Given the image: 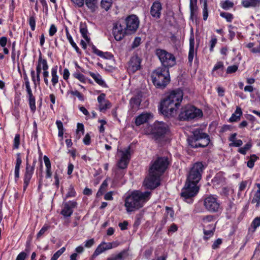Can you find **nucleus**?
I'll use <instances>...</instances> for the list:
<instances>
[{
  "label": "nucleus",
  "mask_w": 260,
  "mask_h": 260,
  "mask_svg": "<svg viewBox=\"0 0 260 260\" xmlns=\"http://www.w3.org/2000/svg\"><path fill=\"white\" fill-rule=\"evenodd\" d=\"M260 226V216L255 217L251 222V226L254 229H256Z\"/></svg>",
  "instance_id": "obj_56"
},
{
  "label": "nucleus",
  "mask_w": 260,
  "mask_h": 260,
  "mask_svg": "<svg viewBox=\"0 0 260 260\" xmlns=\"http://www.w3.org/2000/svg\"><path fill=\"white\" fill-rule=\"evenodd\" d=\"M155 52L162 66L160 68H167L169 70L176 64V58L172 53L160 48H157Z\"/></svg>",
  "instance_id": "obj_7"
},
{
  "label": "nucleus",
  "mask_w": 260,
  "mask_h": 260,
  "mask_svg": "<svg viewBox=\"0 0 260 260\" xmlns=\"http://www.w3.org/2000/svg\"><path fill=\"white\" fill-rule=\"evenodd\" d=\"M187 141L192 148H205L209 145L210 138L203 131H192V134L188 136Z\"/></svg>",
  "instance_id": "obj_3"
},
{
  "label": "nucleus",
  "mask_w": 260,
  "mask_h": 260,
  "mask_svg": "<svg viewBox=\"0 0 260 260\" xmlns=\"http://www.w3.org/2000/svg\"><path fill=\"white\" fill-rule=\"evenodd\" d=\"M22 164V159L20 153L16 154V160L14 171L15 179L16 181L19 178L20 169Z\"/></svg>",
  "instance_id": "obj_30"
},
{
  "label": "nucleus",
  "mask_w": 260,
  "mask_h": 260,
  "mask_svg": "<svg viewBox=\"0 0 260 260\" xmlns=\"http://www.w3.org/2000/svg\"><path fill=\"white\" fill-rule=\"evenodd\" d=\"M220 16L226 19L228 22H231L234 19V15L232 13L228 12H221L220 13Z\"/></svg>",
  "instance_id": "obj_48"
},
{
  "label": "nucleus",
  "mask_w": 260,
  "mask_h": 260,
  "mask_svg": "<svg viewBox=\"0 0 260 260\" xmlns=\"http://www.w3.org/2000/svg\"><path fill=\"white\" fill-rule=\"evenodd\" d=\"M120 170H117L115 172V178L117 180L121 179L124 175V172Z\"/></svg>",
  "instance_id": "obj_64"
},
{
  "label": "nucleus",
  "mask_w": 260,
  "mask_h": 260,
  "mask_svg": "<svg viewBox=\"0 0 260 260\" xmlns=\"http://www.w3.org/2000/svg\"><path fill=\"white\" fill-rule=\"evenodd\" d=\"M145 134L150 136L156 143L165 141V136L168 131H145Z\"/></svg>",
  "instance_id": "obj_20"
},
{
  "label": "nucleus",
  "mask_w": 260,
  "mask_h": 260,
  "mask_svg": "<svg viewBox=\"0 0 260 260\" xmlns=\"http://www.w3.org/2000/svg\"><path fill=\"white\" fill-rule=\"evenodd\" d=\"M112 34L114 39L117 41L122 40L126 35H129L124 26L119 21L113 24Z\"/></svg>",
  "instance_id": "obj_15"
},
{
  "label": "nucleus",
  "mask_w": 260,
  "mask_h": 260,
  "mask_svg": "<svg viewBox=\"0 0 260 260\" xmlns=\"http://www.w3.org/2000/svg\"><path fill=\"white\" fill-rule=\"evenodd\" d=\"M190 19L193 20L197 18L198 6L197 4H189Z\"/></svg>",
  "instance_id": "obj_37"
},
{
  "label": "nucleus",
  "mask_w": 260,
  "mask_h": 260,
  "mask_svg": "<svg viewBox=\"0 0 260 260\" xmlns=\"http://www.w3.org/2000/svg\"><path fill=\"white\" fill-rule=\"evenodd\" d=\"M215 227H213L212 230H207L204 229L203 233L205 235L203 237L204 240H207L210 237L213 236V235L214 234V232L215 231Z\"/></svg>",
  "instance_id": "obj_49"
},
{
  "label": "nucleus",
  "mask_w": 260,
  "mask_h": 260,
  "mask_svg": "<svg viewBox=\"0 0 260 260\" xmlns=\"http://www.w3.org/2000/svg\"><path fill=\"white\" fill-rule=\"evenodd\" d=\"M251 203H256V208L259 207L260 205V196L254 193V196L251 200Z\"/></svg>",
  "instance_id": "obj_59"
},
{
  "label": "nucleus",
  "mask_w": 260,
  "mask_h": 260,
  "mask_svg": "<svg viewBox=\"0 0 260 260\" xmlns=\"http://www.w3.org/2000/svg\"><path fill=\"white\" fill-rule=\"evenodd\" d=\"M112 0H102L101 3V6L103 9H104L106 11L109 10L112 5Z\"/></svg>",
  "instance_id": "obj_50"
},
{
  "label": "nucleus",
  "mask_w": 260,
  "mask_h": 260,
  "mask_svg": "<svg viewBox=\"0 0 260 260\" xmlns=\"http://www.w3.org/2000/svg\"><path fill=\"white\" fill-rule=\"evenodd\" d=\"M80 32L81 33L82 37L86 41L89 45L91 46V43L90 44V38L87 35L88 33L87 26L85 23H83L82 22H80Z\"/></svg>",
  "instance_id": "obj_26"
},
{
  "label": "nucleus",
  "mask_w": 260,
  "mask_h": 260,
  "mask_svg": "<svg viewBox=\"0 0 260 260\" xmlns=\"http://www.w3.org/2000/svg\"><path fill=\"white\" fill-rule=\"evenodd\" d=\"M66 247H62L57 250L52 256L50 260H57L59 256L65 251Z\"/></svg>",
  "instance_id": "obj_53"
},
{
  "label": "nucleus",
  "mask_w": 260,
  "mask_h": 260,
  "mask_svg": "<svg viewBox=\"0 0 260 260\" xmlns=\"http://www.w3.org/2000/svg\"><path fill=\"white\" fill-rule=\"evenodd\" d=\"M104 244H105V242H102L98 246L91 256V258H95L98 255L106 250Z\"/></svg>",
  "instance_id": "obj_38"
},
{
  "label": "nucleus",
  "mask_w": 260,
  "mask_h": 260,
  "mask_svg": "<svg viewBox=\"0 0 260 260\" xmlns=\"http://www.w3.org/2000/svg\"><path fill=\"white\" fill-rule=\"evenodd\" d=\"M204 170V166L201 162H197L193 164L187 175L186 182L192 185H197L202 177Z\"/></svg>",
  "instance_id": "obj_8"
},
{
  "label": "nucleus",
  "mask_w": 260,
  "mask_h": 260,
  "mask_svg": "<svg viewBox=\"0 0 260 260\" xmlns=\"http://www.w3.org/2000/svg\"><path fill=\"white\" fill-rule=\"evenodd\" d=\"M194 49H191L189 48V52H188V63L190 66H191L192 63V60L194 57Z\"/></svg>",
  "instance_id": "obj_62"
},
{
  "label": "nucleus",
  "mask_w": 260,
  "mask_h": 260,
  "mask_svg": "<svg viewBox=\"0 0 260 260\" xmlns=\"http://www.w3.org/2000/svg\"><path fill=\"white\" fill-rule=\"evenodd\" d=\"M140 21L138 17L135 14H131L124 19L123 25L128 32V34L132 35L136 32L139 28Z\"/></svg>",
  "instance_id": "obj_11"
},
{
  "label": "nucleus",
  "mask_w": 260,
  "mask_h": 260,
  "mask_svg": "<svg viewBox=\"0 0 260 260\" xmlns=\"http://www.w3.org/2000/svg\"><path fill=\"white\" fill-rule=\"evenodd\" d=\"M88 74L94 79L95 82L99 85L104 87H107V85L105 82L103 80L102 76L99 73H94L90 71H88Z\"/></svg>",
  "instance_id": "obj_31"
},
{
  "label": "nucleus",
  "mask_w": 260,
  "mask_h": 260,
  "mask_svg": "<svg viewBox=\"0 0 260 260\" xmlns=\"http://www.w3.org/2000/svg\"><path fill=\"white\" fill-rule=\"evenodd\" d=\"M151 130H167L166 124L163 122L155 121Z\"/></svg>",
  "instance_id": "obj_44"
},
{
  "label": "nucleus",
  "mask_w": 260,
  "mask_h": 260,
  "mask_svg": "<svg viewBox=\"0 0 260 260\" xmlns=\"http://www.w3.org/2000/svg\"><path fill=\"white\" fill-rule=\"evenodd\" d=\"M72 76L74 78L78 79L79 81L83 83H85L87 81V78H86L83 74L80 73L79 71L74 72Z\"/></svg>",
  "instance_id": "obj_45"
},
{
  "label": "nucleus",
  "mask_w": 260,
  "mask_h": 260,
  "mask_svg": "<svg viewBox=\"0 0 260 260\" xmlns=\"http://www.w3.org/2000/svg\"><path fill=\"white\" fill-rule=\"evenodd\" d=\"M49 229V226L45 224L41 228V229L39 231L37 235V238H40L48 229Z\"/></svg>",
  "instance_id": "obj_60"
},
{
  "label": "nucleus",
  "mask_w": 260,
  "mask_h": 260,
  "mask_svg": "<svg viewBox=\"0 0 260 260\" xmlns=\"http://www.w3.org/2000/svg\"><path fill=\"white\" fill-rule=\"evenodd\" d=\"M20 93L16 92L14 96V107H19L21 101Z\"/></svg>",
  "instance_id": "obj_58"
},
{
  "label": "nucleus",
  "mask_w": 260,
  "mask_h": 260,
  "mask_svg": "<svg viewBox=\"0 0 260 260\" xmlns=\"http://www.w3.org/2000/svg\"><path fill=\"white\" fill-rule=\"evenodd\" d=\"M203 116V113L201 109L190 104L182 107L179 114V119L184 121H190Z\"/></svg>",
  "instance_id": "obj_5"
},
{
  "label": "nucleus",
  "mask_w": 260,
  "mask_h": 260,
  "mask_svg": "<svg viewBox=\"0 0 260 260\" xmlns=\"http://www.w3.org/2000/svg\"><path fill=\"white\" fill-rule=\"evenodd\" d=\"M108 186V183L106 180H104L101 185L96 194V197H99L103 194Z\"/></svg>",
  "instance_id": "obj_46"
},
{
  "label": "nucleus",
  "mask_w": 260,
  "mask_h": 260,
  "mask_svg": "<svg viewBox=\"0 0 260 260\" xmlns=\"http://www.w3.org/2000/svg\"><path fill=\"white\" fill-rule=\"evenodd\" d=\"M236 133H234L231 135L229 138V141L231 142L230 144L231 147H240L243 144V142L241 140L236 139Z\"/></svg>",
  "instance_id": "obj_34"
},
{
  "label": "nucleus",
  "mask_w": 260,
  "mask_h": 260,
  "mask_svg": "<svg viewBox=\"0 0 260 260\" xmlns=\"http://www.w3.org/2000/svg\"><path fill=\"white\" fill-rule=\"evenodd\" d=\"M77 196V192L75 189L74 186L71 184L70 185L67 193L66 194L64 200L70 198H75Z\"/></svg>",
  "instance_id": "obj_41"
},
{
  "label": "nucleus",
  "mask_w": 260,
  "mask_h": 260,
  "mask_svg": "<svg viewBox=\"0 0 260 260\" xmlns=\"http://www.w3.org/2000/svg\"><path fill=\"white\" fill-rule=\"evenodd\" d=\"M131 146L119 152L121 153L120 159L117 161L116 166L119 169H125L127 168L128 165L131 158Z\"/></svg>",
  "instance_id": "obj_14"
},
{
  "label": "nucleus",
  "mask_w": 260,
  "mask_h": 260,
  "mask_svg": "<svg viewBox=\"0 0 260 260\" xmlns=\"http://www.w3.org/2000/svg\"><path fill=\"white\" fill-rule=\"evenodd\" d=\"M142 59L138 55L132 56L127 63V70L129 74H134L141 69Z\"/></svg>",
  "instance_id": "obj_16"
},
{
  "label": "nucleus",
  "mask_w": 260,
  "mask_h": 260,
  "mask_svg": "<svg viewBox=\"0 0 260 260\" xmlns=\"http://www.w3.org/2000/svg\"><path fill=\"white\" fill-rule=\"evenodd\" d=\"M57 66H53L51 71V82L53 87H55L58 82L59 76L57 75Z\"/></svg>",
  "instance_id": "obj_32"
},
{
  "label": "nucleus",
  "mask_w": 260,
  "mask_h": 260,
  "mask_svg": "<svg viewBox=\"0 0 260 260\" xmlns=\"http://www.w3.org/2000/svg\"><path fill=\"white\" fill-rule=\"evenodd\" d=\"M248 182L247 181H242L239 185V189L238 192V196H240L241 194V192L244 190L247 186Z\"/></svg>",
  "instance_id": "obj_55"
},
{
  "label": "nucleus",
  "mask_w": 260,
  "mask_h": 260,
  "mask_svg": "<svg viewBox=\"0 0 260 260\" xmlns=\"http://www.w3.org/2000/svg\"><path fill=\"white\" fill-rule=\"evenodd\" d=\"M170 165L167 156H158L150 162L149 170L161 176L167 170Z\"/></svg>",
  "instance_id": "obj_6"
},
{
  "label": "nucleus",
  "mask_w": 260,
  "mask_h": 260,
  "mask_svg": "<svg viewBox=\"0 0 260 260\" xmlns=\"http://www.w3.org/2000/svg\"><path fill=\"white\" fill-rule=\"evenodd\" d=\"M111 107V103L108 100H106L99 104V108L101 111H105L107 109L110 108Z\"/></svg>",
  "instance_id": "obj_51"
},
{
  "label": "nucleus",
  "mask_w": 260,
  "mask_h": 260,
  "mask_svg": "<svg viewBox=\"0 0 260 260\" xmlns=\"http://www.w3.org/2000/svg\"><path fill=\"white\" fill-rule=\"evenodd\" d=\"M77 202L74 200L63 203V208L60 212V214L64 217H71L73 213L74 208L77 207Z\"/></svg>",
  "instance_id": "obj_17"
},
{
  "label": "nucleus",
  "mask_w": 260,
  "mask_h": 260,
  "mask_svg": "<svg viewBox=\"0 0 260 260\" xmlns=\"http://www.w3.org/2000/svg\"><path fill=\"white\" fill-rule=\"evenodd\" d=\"M220 6L223 10H228L234 7V4L233 2H231L230 0H225L221 2L220 3Z\"/></svg>",
  "instance_id": "obj_43"
},
{
  "label": "nucleus",
  "mask_w": 260,
  "mask_h": 260,
  "mask_svg": "<svg viewBox=\"0 0 260 260\" xmlns=\"http://www.w3.org/2000/svg\"><path fill=\"white\" fill-rule=\"evenodd\" d=\"M128 256V250L123 249L118 254L111 255L106 260H124Z\"/></svg>",
  "instance_id": "obj_27"
},
{
  "label": "nucleus",
  "mask_w": 260,
  "mask_h": 260,
  "mask_svg": "<svg viewBox=\"0 0 260 260\" xmlns=\"http://www.w3.org/2000/svg\"><path fill=\"white\" fill-rule=\"evenodd\" d=\"M236 206L233 202L229 201L225 207V214L226 218H231L236 213Z\"/></svg>",
  "instance_id": "obj_25"
},
{
  "label": "nucleus",
  "mask_w": 260,
  "mask_h": 260,
  "mask_svg": "<svg viewBox=\"0 0 260 260\" xmlns=\"http://www.w3.org/2000/svg\"><path fill=\"white\" fill-rule=\"evenodd\" d=\"M25 86L27 94V98L30 111L31 112L35 113L36 110L35 96L33 95L30 85H27Z\"/></svg>",
  "instance_id": "obj_22"
},
{
  "label": "nucleus",
  "mask_w": 260,
  "mask_h": 260,
  "mask_svg": "<svg viewBox=\"0 0 260 260\" xmlns=\"http://www.w3.org/2000/svg\"><path fill=\"white\" fill-rule=\"evenodd\" d=\"M153 114L149 112H143L135 119V123L137 126H140L150 122L153 118Z\"/></svg>",
  "instance_id": "obj_19"
},
{
  "label": "nucleus",
  "mask_w": 260,
  "mask_h": 260,
  "mask_svg": "<svg viewBox=\"0 0 260 260\" xmlns=\"http://www.w3.org/2000/svg\"><path fill=\"white\" fill-rule=\"evenodd\" d=\"M37 65L40 66L41 68L44 70H48L49 66L47 62V60L45 58H43L42 54L41 52L40 51L39 56L38 62L37 63Z\"/></svg>",
  "instance_id": "obj_35"
},
{
  "label": "nucleus",
  "mask_w": 260,
  "mask_h": 260,
  "mask_svg": "<svg viewBox=\"0 0 260 260\" xmlns=\"http://www.w3.org/2000/svg\"><path fill=\"white\" fill-rule=\"evenodd\" d=\"M252 147V144L250 142H247L243 147L238 149V151L240 153L245 155L248 150H249Z\"/></svg>",
  "instance_id": "obj_47"
},
{
  "label": "nucleus",
  "mask_w": 260,
  "mask_h": 260,
  "mask_svg": "<svg viewBox=\"0 0 260 260\" xmlns=\"http://www.w3.org/2000/svg\"><path fill=\"white\" fill-rule=\"evenodd\" d=\"M183 96L180 88L172 90L160 103L158 110L166 117H173L179 109Z\"/></svg>",
  "instance_id": "obj_1"
},
{
  "label": "nucleus",
  "mask_w": 260,
  "mask_h": 260,
  "mask_svg": "<svg viewBox=\"0 0 260 260\" xmlns=\"http://www.w3.org/2000/svg\"><path fill=\"white\" fill-rule=\"evenodd\" d=\"M148 176L143 182V185L146 189L153 190L160 185V176L149 170Z\"/></svg>",
  "instance_id": "obj_13"
},
{
  "label": "nucleus",
  "mask_w": 260,
  "mask_h": 260,
  "mask_svg": "<svg viewBox=\"0 0 260 260\" xmlns=\"http://www.w3.org/2000/svg\"><path fill=\"white\" fill-rule=\"evenodd\" d=\"M203 20H207L208 17L207 0H203Z\"/></svg>",
  "instance_id": "obj_52"
},
{
  "label": "nucleus",
  "mask_w": 260,
  "mask_h": 260,
  "mask_svg": "<svg viewBox=\"0 0 260 260\" xmlns=\"http://www.w3.org/2000/svg\"><path fill=\"white\" fill-rule=\"evenodd\" d=\"M37 160L35 158L33 159L32 164H30L28 161V156L26 158L25 169L23 175V192H24L28 187L30 180L34 173L35 166L37 164Z\"/></svg>",
  "instance_id": "obj_10"
},
{
  "label": "nucleus",
  "mask_w": 260,
  "mask_h": 260,
  "mask_svg": "<svg viewBox=\"0 0 260 260\" xmlns=\"http://www.w3.org/2000/svg\"><path fill=\"white\" fill-rule=\"evenodd\" d=\"M151 191L142 192L139 190L133 191L126 197L124 200V206L127 212H132L142 208L144 204L150 199Z\"/></svg>",
  "instance_id": "obj_2"
},
{
  "label": "nucleus",
  "mask_w": 260,
  "mask_h": 260,
  "mask_svg": "<svg viewBox=\"0 0 260 260\" xmlns=\"http://www.w3.org/2000/svg\"><path fill=\"white\" fill-rule=\"evenodd\" d=\"M151 78L156 88L164 89L170 82L169 70L167 68L158 67L152 72Z\"/></svg>",
  "instance_id": "obj_4"
},
{
  "label": "nucleus",
  "mask_w": 260,
  "mask_h": 260,
  "mask_svg": "<svg viewBox=\"0 0 260 260\" xmlns=\"http://www.w3.org/2000/svg\"><path fill=\"white\" fill-rule=\"evenodd\" d=\"M199 187L186 182L180 193V196L183 200L189 204L193 202V198L198 194Z\"/></svg>",
  "instance_id": "obj_9"
},
{
  "label": "nucleus",
  "mask_w": 260,
  "mask_h": 260,
  "mask_svg": "<svg viewBox=\"0 0 260 260\" xmlns=\"http://www.w3.org/2000/svg\"><path fill=\"white\" fill-rule=\"evenodd\" d=\"M84 3L91 12H94L95 11L97 8L98 0H85Z\"/></svg>",
  "instance_id": "obj_39"
},
{
  "label": "nucleus",
  "mask_w": 260,
  "mask_h": 260,
  "mask_svg": "<svg viewBox=\"0 0 260 260\" xmlns=\"http://www.w3.org/2000/svg\"><path fill=\"white\" fill-rule=\"evenodd\" d=\"M143 92L141 90L136 91L135 95L130 99L129 105L133 111H137L140 108V106L142 101Z\"/></svg>",
  "instance_id": "obj_18"
},
{
  "label": "nucleus",
  "mask_w": 260,
  "mask_h": 260,
  "mask_svg": "<svg viewBox=\"0 0 260 260\" xmlns=\"http://www.w3.org/2000/svg\"><path fill=\"white\" fill-rule=\"evenodd\" d=\"M28 24L30 27L31 30L34 31L36 29V14L33 12L28 19Z\"/></svg>",
  "instance_id": "obj_42"
},
{
  "label": "nucleus",
  "mask_w": 260,
  "mask_h": 260,
  "mask_svg": "<svg viewBox=\"0 0 260 260\" xmlns=\"http://www.w3.org/2000/svg\"><path fill=\"white\" fill-rule=\"evenodd\" d=\"M91 49L92 52L96 55L106 59H112L113 58V55L109 52H104L99 50L95 45L91 43Z\"/></svg>",
  "instance_id": "obj_23"
},
{
  "label": "nucleus",
  "mask_w": 260,
  "mask_h": 260,
  "mask_svg": "<svg viewBox=\"0 0 260 260\" xmlns=\"http://www.w3.org/2000/svg\"><path fill=\"white\" fill-rule=\"evenodd\" d=\"M224 181L225 178L221 172L217 173L212 179L213 185L217 187L222 185Z\"/></svg>",
  "instance_id": "obj_28"
},
{
  "label": "nucleus",
  "mask_w": 260,
  "mask_h": 260,
  "mask_svg": "<svg viewBox=\"0 0 260 260\" xmlns=\"http://www.w3.org/2000/svg\"><path fill=\"white\" fill-rule=\"evenodd\" d=\"M30 76L31 80L34 84V86L36 88L37 85H39L40 84V75L36 74L35 71L32 69L30 71Z\"/></svg>",
  "instance_id": "obj_40"
},
{
  "label": "nucleus",
  "mask_w": 260,
  "mask_h": 260,
  "mask_svg": "<svg viewBox=\"0 0 260 260\" xmlns=\"http://www.w3.org/2000/svg\"><path fill=\"white\" fill-rule=\"evenodd\" d=\"M162 9V7L161 3L158 1H155L153 3L150 8V15L153 18L159 19L161 17Z\"/></svg>",
  "instance_id": "obj_21"
},
{
  "label": "nucleus",
  "mask_w": 260,
  "mask_h": 260,
  "mask_svg": "<svg viewBox=\"0 0 260 260\" xmlns=\"http://www.w3.org/2000/svg\"><path fill=\"white\" fill-rule=\"evenodd\" d=\"M238 66L237 65L230 66L228 67L226 72L228 74L235 73L238 70Z\"/></svg>",
  "instance_id": "obj_61"
},
{
  "label": "nucleus",
  "mask_w": 260,
  "mask_h": 260,
  "mask_svg": "<svg viewBox=\"0 0 260 260\" xmlns=\"http://www.w3.org/2000/svg\"><path fill=\"white\" fill-rule=\"evenodd\" d=\"M217 42V39L216 38V36H213L211 37V39L210 41V51L213 52L214 50V48Z\"/></svg>",
  "instance_id": "obj_57"
},
{
  "label": "nucleus",
  "mask_w": 260,
  "mask_h": 260,
  "mask_svg": "<svg viewBox=\"0 0 260 260\" xmlns=\"http://www.w3.org/2000/svg\"><path fill=\"white\" fill-rule=\"evenodd\" d=\"M141 43V38L140 37H137L135 38L132 45V47L133 48H136L140 46Z\"/></svg>",
  "instance_id": "obj_63"
},
{
  "label": "nucleus",
  "mask_w": 260,
  "mask_h": 260,
  "mask_svg": "<svg viewBox=\"0 0 260 260\" xmlns=\"http://www.w3.org/2000/svg\"><path fill=\"white\" fill-rule=\"evenodd\" d=\"M224 68L223 62L220 61H218L214 65L212 70V74L214 76L222 77L224 72Z\"/></svg>",
  "instance_id": "obj_24"
},
{
  "label": "nucleus",
  "mask_w": 260,
  "mask_h": 260,
  "mask_svg": "<svg viewBox=\"0 0 260 260\" xmlns=\"http://www.w3.org/2000/svg\"><path fill=\"white\" fill-rule=\"evenodd\" d=\"M65 31H66V35L67 36V38L68 40V41H69V43H70L71 45L72 46V47L75 50V51L78 54L81 55L82 51L79 49V48L77 46V45L75 43V42L74 41L72 36L70 35V34L69 32V29L67 26H66Z\"/></svg>",
  "instance_id": "obj_29"
},
{
  "label": "nucleus",
  "mask_w": 260,
  "mask_h": 260,
  "mask_svg": "<svg viewBox=\"0 0 260 260\" xmlns=\"http://www.w3.org/2000/svg\"><path fill=\"white\" fill-rule=\"evenodd\" d=\"M242 114V112L241 109L237 107L235 112L232 115L231 117L229 119L230 122H235L237 121L238 120L240 119V116Z\"/></svg>",
  "instance_id": "obj_36"
},
{
  "label": "nucleus",
  "mask_w": 260,
  "mask_h": 260,
  "mask_svg": "<svg viewBox=\"0 0 260 260\" xmlns=\"http://www.w3.org/2000/svg\"><path fill=\"white\" fill-rule=\"evenodd\" d=\"M204 205L210 212H217L221 209L219 200L215 195H209L204 199Z\"/></svg>",
  "instance_id": "obj_12"
},
{
  "label": "nucleus",
  "mask_w": 260,
  "mask_h": 260,
  "mask_svg": "<svg viewBox=\"0 0 260 260\" xmlns=\"http://www.w3.org/2000/svg\"><path fill=\"white\" fill-rule=\"evenodd\" d=\"M245 8L256 7L260 6V0H243L241 2Z\"/></svg>",
  "instance_id": "obj_33"
},
{
  "label": "nucleus",
  "mask_w": 260,
  "mask_h": 260,
  "mask_svg": "<svg viewBox=\"0 0 260 260\" xmlns=\"http://www.w3.org/2000/svg\"><path fill=\"white\" fill-rule=\"evenodd\" d=\"M20 144V135L18 134H16L14 139L13 148L18 149Z\"/></svg>",
  "instance_id": "obj_54"
}]
</instances>
